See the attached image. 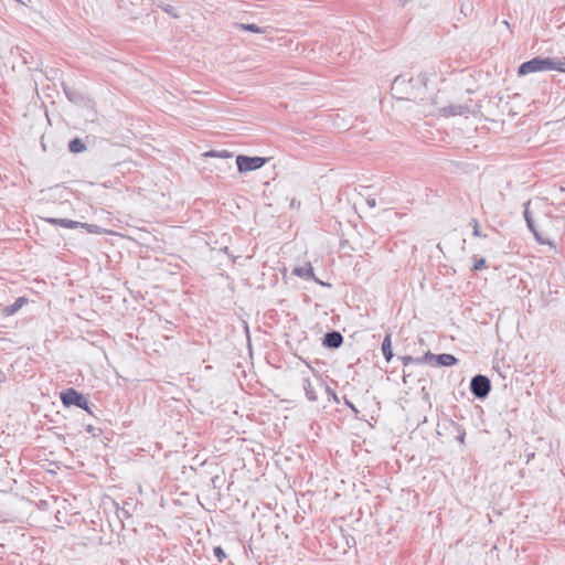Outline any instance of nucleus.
<instances>
[{"mask_svg":"<svg viewBox=\"0 0 565 565\" xmlns=\"http://www.w3.org/2000/svg\"><path fill=\"white\" fill-rule=\"evenodd\" d=\"M310 372H315V370L307 365V369L301 370L298 375L299 384L301 385L307 399L311 403L318 402V388H322L324 386V381L315 375V379L310 377Z\"/></svg>","mask_w":565,"mask_h":565,"instance_id":"1","label":"nucleus"},{"mask_svg":"<svg viewBox=\"0 0 565 565\" xmlns=\"http://www.w3.org/2000/svg\"><path fill=\"white\" fill-rule=\"evenodd\" d=\"M61 401L65 406H76L93 414L86 397L74 388L63 391L61 393Z\"/></svg>","mask_w":565,"mask_h":565,"instance_id":"2","label":"nucleus"},{"mask_svg":"<svg viewBox=\"0 0 565 565\" xmlns=\"http://www.w3.org/2000/svg\"><path fill=\"white\" fill-rule=\"evenodd\" d=\"M491 390L490 380L486 375H475L470 382V391L479 399L486 398Z\"/></svg>","mask_w":565,"mask_h":565,"instance_id":"3","label":"nucleus"},{"mask_svg":"<svg viewBox=\"0 0 565 565\" xmlns=\"http://www.w3.org/2000/svg\"><path fill=\"white\" fill-rule=\"evenodd\" d=\"M266 161L267 158L263 157H248L244 154L236 157L237 169L241 173L258 170Z\"/></svg>","mask_w":565,"mask_h":565,"instance_id":"4","label":"nucleus"},{"mask_svg":"<svg viewBox=\"0 0 565 565\" xmlns=\"http://www.w3.org/2000/svg\"><path fill=\"white\" fill-rule=\"evenodd\" d=\"M532 202L531 201H527L524 203V218H525V222H526V226L527 228L533 233L536 242L539 244H542V245H545V244H548L551 245V242L546 238H544L542 236V234L536 230L535 227V223H534V220H533V211L530 209Z\"/></svg>","mask_w":565,"mask_h":565,"instance_id":"5","label":"nucleus"},{"mask_svg":"<svg viewBox=\"0 0 565 565\" xmlns=\"http://www.w3.org/2000/svg\"><path fill=\"white\" fill-rule=\"evenodd\" d=\"M434 358H435V354H433L430 351L425 353L422 358H413L409 355L402 356L401 360H402V363L404 366V370H403L404 383H407V377L411 376V372H407V370H406L411 364L430 363Z\"/></svg>","mask_w":565,"mask_h":565,"instance_id":"6","label":"nucleus"},{"mask_svg":"<svg viewBox=\"0 0 565 565\" xmlns=\"http://www.w3.org/2000/svg\"><path fill=\"white\" fill-rule=\"evenodd\" d=\"M439 115L444 117H450V116H466L468 114H471L472 110L469 105L467 104H450L448 106L441 107L438 109Z\"/></svg>","mask_w":565,"mask_h":565,"instance_id":"7","label":"nucleus"},{"mask_svg":"<svg viewBox=\"0 0 565 565\" xmlns=\"http://www.w3.org/2000/svg\"><path fill=\"white\" fill-rule=\"evenodd\" d=\"M543 71V57H534L530 61L522 63L519 67L520 75H527L530 73Z\"/></svg>","mask_w":565,"mask_h":565,"instance_id":"8","label":"nucleus"},{"mask_svg":"<svg viewBox=\"0 0 565 565\" xmlns=\"http://www.w3.org/2000/svg\"><path fill=\"white\" fill-rule=\"evenodd\" d=\"M343 343V337L339 331H330L324 334L323 345L330 349H338Z\"/></svg>","mask_w":565,"mask_h":565,"instance_id":"9","label":"nucleus"},{"mask_svg":"<svg viewBox=\"0 0 565 565\" xmlns=\"http://www.w3.org/2000/svg\"><path fill=\"white\" fill-rule=\"evenodd\" d=\"M543 71H558L565 73V62L557 58L543 57Z\"/></svg>","mask_w":565,"mask_h":565,"instance_id":"10","label":"nucleus"},{"mask_svg":"<svg viewBox=\"0 0 565 565\" xmlns=\"http://www.w3.org/2000/svg\"><path fill=\"white\" fill-rule=\"evenodd\" d=\"M292 274L297 277L303 278V279H313L318 282H320L313 274V268L310 264H306L305 266L295 267L292 269Z\"/></svg>","mask_w":565,"mask_h":565,"instance_id":"11","label":"nucleus"},{"mask_svg":"<svg viewBox=\"0 0 565 565\" xmlns=\"http://www.w3.org/2000/svg\"><path fill=\"white\" fill-rule=\"evenodd\" d=\"M433 361H435L436 365H439V366H451L458 362L457 358L449 353H441V354L435 355Z\"/></svg>","mask_w":565,"mask_h":565,"instance_id":"12","label":"nucleus"},{"mask_svg":"<svg viewBox=\"0 0 565 565\" xmlns=\"http://www.w3.org/2000/svg\"><path fill=\"white\" fill-rule=\"evenodd\" d=\"M46 222L53 225H60L62 227L66 228H78L81 225V222L72 221L68 218H57V217H49L46 218Z\"/></svg>","mask_w":565,"mask_h":565,"instance_id":"13","label":"nucleus"},{"mask_svg":"<svg viewBox=\"0 0 565 565\" xmlns=\"http://www.w3.org/2000/svg\"><path fill=\"white\" fill-rule=\"evenodd\" d=\"M413 82L420 83L422 81L419 78H409L407 81L404 76H397L392 83V90L395 93H403L404 86H406V84H412Z\"/></svg>","mask_w":565,"mask_h":565,"instance_id":"14","label":"nucleus"},{"mask_svg":"<svg viewBox=\"0 0 565 565\" xmlns=\"http://www.w3.org/2000/svg\"><path fill=\"white\" fill-rule=\"evenodd\" d=\"M235 28L241 31H248V32H253V33H266L267 30L269 29L268 26L260 28L254 23H236Z\"/></svg>","mask_w":565,"mask_h":565,"instance_id":"15","label":"nucleus"},{"mask_svg":"<svg viewBox=\"0 0 565 565\" xmlns=\"http://www.w3.org/2000/svg\"><path fill=\"white\" fill-rule=\"evenodd\" d=\"M382 353L387 362L392 360L393 351L390 334H387L382 342Z\"/></svg>","mask_w":565,"mask_h":565,"instance_id":"16","label":"nucleus"},{"mask_svg":"<svg viewBox=\"0 0 565 565\" xmlns=\"http://www.w3.org/2000/svg\"><path fill=\"white\" fill-rule=\"evenodd\" d=\"M85 149H86V146L81 138H74L68 143V150L73 153H81Z\"/></svg>","mask_w":565,"mask_h":565,"instance_id":"17","label":"nucleus"},{"mask_svg":"<svg viewBox=\"0 0 565 565\" xmlns=\"http://www.w3.org/2000/svg\"><path fill=\"white\" fill-rule=\"evenodd\" d=\"M26 302V299L23 297L18 298L14 303L4 308L3 312L7 316L14 315L24 303Z\"/></svg>","mask_w":565,"mask_h":565,"instance_id":"18","label":"nucleus"},{"mask_svg":"<svg viewBox=\"0 0 565 565\" xmlns=\"http://www.w3.org/2000/svg\"><path fill=\"white\" fill-rule=\"evenodd\" d=\"M203 156L204 157H213V158H224V159H228V158L233 157V154L227 150H221V151L210 150V151L205 152Z\"/></svg>","mask_w":565,"mask_h":565,"instance_id":"19","label":"nucleus"},{"mask_svg":"<svg viewBox=\"0 0 565 565\" xmlns=\"http://www.w3.org/2000/svg\"><path fill=\"white\" fill-rule=\"evenodd\" d=\"M79 227L85 228L88 233H93V234L100 233V227L95 224L81 223Z\"/></svg>","mask_w":565,"mask_h":565,"instance_id":"20","label":"nucleus"},{"mask_svg":"<svg viewBox=\"0 0 565 565\" xmlns=\"http://www.w3.org/2000/svg\"><path fill=\"white\" fill-rule=\"evenodd\" d=\"M452 424H454V426H455V428H456V431H457V434H458V435H457V437H456V438H457V440H458L460 444H463V443H465V436H466V431H465V429H463L460 425H458V424H455V423H452Z\"/></svg>","mask_w":565,"mask_h":565,"instance_id":"21","label":"nucleus"},{"mask_svg":"<svg viewBox=\"0 0 565 565\" xmlns=\"http://www.w3.org/2000/svg\"><path fill=\"white\" fill-rule=\"evenodd\" d=\"M213 552L218 562H223L226 558V553L221 546L214 547Z\"/></svg>","mask_w":565,"mask_h":565,"instance_id":"22","label":"nucleus"},{"mask_svg":"<svg viewBox=\"0 0 565 565\" xmlns=\"http://www.w3.org/2000/svg\"><path fill=\"white\" fill-rule=\"evenodd\" d=\"M164 12L169 13L173 18H178V14L175 12V9L170 4H160L159 6Z\"/></svg>","mask_w":565,"mask_h":565,"instance_id":"23","label":"nucleus"},{"mask_svg":"<svg viewBox=\"0 0 565 565\" xmlns=\"http://www.w3.org/2000/svg\"><path fill=\"white\" fill-rule=\"evenodd\" d=\"M486 267H487L486 259L484 258H480V259L475 262L472 270L478 271V270H480L482 268H486Z\"/></svg>","mask_w":565,"mask_h":565,"instance_id":"24","label":"nucleus"},{"mask_svg":"<svg viewBox=\"0 0 565 565\" xmlns=\"http://www.w3.org/2000/svg\"><path fill=\"white\" fill-rule=\"evenodd\" d=\"M323 387H324L327 394L329 396H331L334 402L339 403V399H338V396H337L335 392L330 386H328L326 383H324Z\"/></svg>","mask_w":565,"mask_h":565,"instance_id":"25","label":"nucleus"},{"mask_svg":"<svg viewBox=\"0 0 565 565\" xmlns=\"http://www.w3.org/2000/svg\"><path fill=\"white\" fill-rule=\"evenodd\" d=\"M212 483L214 488H220L222 483V478L220 476H214L212 478Z\"/></svg>","mask_w":565,"mask_h":565,"instance_id":"26","label":"nucleus"},{"mask_svg":"<svg viewBox=\"0 0 565 565\" xmlns=\"http://www.w3.org/2000/svg\"><path fill=\"white\" fill-rule=\"evenodd\" d=\"M86 431L92 434L93 436H97V431H100V429H97L93 425H87L86 426Z\"/></svg>","mask_w":565,"mask_h":565,"instance_id":"27","label":"nucleus"},{"mask_svg":"<svg viewBox=\"0 0 565 565\" xmlns=\"http://www.w3.org/2000/svg\"><path fill=\"white\" fill-rule=\"evenodd\" d=\"M472 222H473V235L475 236H481V233L479 231V225H478L477 220H472Z\"/></svg>","mask_w":565,"mask_h":565,"instance_id":"28","label":"nucleus"},{"mask_svg":"<svg viewBox=\"0 0 565 565\" xmlns=\"http://www.w3.org/2000/svg\"><path fill=\"white\" fill-rule=\"evenodd\" d=\"M366 203L370 207H375L376 205V200L374 198H369L366 199Z\"/></svg>","mask_w":565,"mask_h":565,"instance_id":"29","label":"nucleus"},{"mask_svg":"<svg viewBox=\"0 0 565 565\" xmlns=\"http://www.w3.org/2000/svg\"><path fill=\"white\" fill-rule=\"evenodd\" d=\"M345 404L354 412V413H358V409L355 408V406L349 402L348 399H345Z\"/></svg>","mask_w":565,"mask_h":565,"instance_id":"30","label":"nucleus"},{"mask_svg":"<svg viewBox=\"0 0 565 565\" xmlns=\"http://www.w3.org/2000/svg\"><path fill=\"white\" fill-rule=\"evenodd\" d=\"M64 92H65V94L67 95L68 99H70V100H73V94L71 93V90H70V89H67L66 87H64Z\"/></svg>","mask_w":565,"mask_h":565,"instance_id":"31","label":"nucleus"},{"mask_svg":"<svg viewBox=\"0 0 565 565\" xmlns=\"http://www.w3.org/2000/svg\"><path fill=\"white\" fill-rule=\"evenodd\" d=\"M300 205V202L299 201H296V199H292L291 202H290V206L291 207H296V206H299Z\"/></svg>","mask_w":565,"mask_h":565,"instance_id":"32","label":"nucleus"}]
</instances>
